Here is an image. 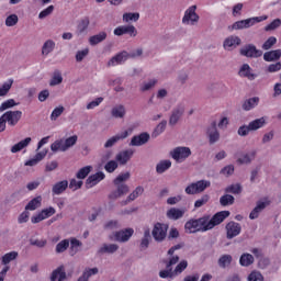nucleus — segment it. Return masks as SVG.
Instances as JSON below:
<instances>
[{
    "label": "nucleus",
    "mask_w": 281,
    "mask_h": 281,
    "mask_svg": "<svg viewBox=\"0 0 281 281\" xmlns=\"http://www.w3.org/2000/svg\"><path fill=\"white\" fill-rule=\"evenodd\" d=\"M177 249H181V246L177 245L171 247L168 250L169 258L166 261V269L159 272L160 278L162 279L169 278L170 280H175V278H177L178 276H181L182 271L188 269V260H181L179 262V256L175 255V251H177ZM175 265L177 266L172 270V267H175Z\"/></svg>",
    "instance_id": "f257e3e1"
},
{
    "label": "nucleus",
    "mask_w": 281,
    "mask_h": 281,
    "mask_svg": "<svg viewBox=\"0 0 281 281\" xmlns=\"http://www.w3.org/2000/svg\"><path fill=\"white\" fill-rule=\"evenodd\" d=\"M267 19H269V15L252 16L245 20H239L233 23L232 26H228V30L231 32L238 30H249V27H254V25L262 23V21H267Z\"/></svg>",
    "instance_id": "f03ea898"
},
{
    "label": "nucleus",
    "mask_w": 281,
    "mask_h": 281,
    "mask_svg": "<svg viewBox=\"0 0 281 281\" xmlns=\"http://www.w3.org/2000/svg\"><path fill=\"white\" fill-rule=\"evenodd\" d=\"M184 232L187 234H196L199 232H210L207 226V217H200L198 220H189L184 224Z\"/></svg>",
    "instance_id": "7ed1b4c3"
},
{
    "label": "nucleus",
    "mask_w": 281,
    "mask_h": 281,
    "mask_svg": "<svg viewBox=\"0 0 281 281\" xmlns=\"http://www.w3.org/2000/svg\"><path fill=\"white\" fill-rule=\"evenodd\" d=\"M196 4H192L186 9L182 16V25H187L188 27H194L199 25V21H201V16L196 12Z\"/></svg>",
    "instance_id": "20e7f679"
},
{
    "label": "nucleus",
    "mask_w": 281,
    "mask_h": 281,
    "mask_svg": "<svg viewBox=\"0 0 281 281\" xmlns=\"http://www.w3.org/2000/svg\"><path fill=\"white\" fill-rule=\"evenodd\" d=\"M134 234H135V229L124 228L110 234L109 239L114 243H128L131 238H133Z\"/></svg>",
    "instance_id": "39448f33"
},
{
    "label": "nucleus",
    "mask_w": 281,
    "mask_h": 281,
    "mask_svg": "<svg viewBox=\"0 0 281 281\" xmlns=\"http://www.w3.org/2000/svg\"><path fill=\"white\" fill-rule=\"evenodd\" d=\"M168 224L157 222L153 226L151 236L156 243H164L168 236Z\"/></svg>",
    "instance_id": "423d86ee"
},
{
    "label": "nucleus",
    "mask_w": 281,
    "mask_h": 281,
    "mask_svg": "<svg viewBox=\"0 0 281 281\" xmlns=\"http://www.w3.org/2000/svg\"><path fill=\"white\" fill-rule=\"evenodd\" d=\"M192 156V149L186 146H179L170 151V157L173 158L177 164H183L186 159Z\"/></svg>",
    "instance_id": "0eeeda50"
},
{
    "label": "nucleus",
    "mask_w": 281,
    "mask_h": 281,
    "mask_svg": "<svg viewBox=\"0 0 281 281\" xmlns=\"http://www.w3.org/2000/svg\"><path fill=\"white\" fill-rule=\"evenodd\" d=\"M211 186L212 182H210L209 180H199L189 184L186 188L184 192L187 194H201V192H205V190H207V188H210Z\"/></svg>",
    "instance_id": "6e6552de"
},
{
    "label": "nucleus",
    "mask_w": 281,
    "mask_h": 281,
    "mask_svg": "<svg viewBox=\"0 0 281 281\" xmlns=\"http://www.w3.org/2000/svg\"><path fill=\"white\" fill-rule=\"evenodd\" d=\"M271 205V200L269 198H262L259 201H257L256 206L252 209V211L249 214L250 221H256L262 212H265V209L269 207Z\"/></svg>",
    "instance_id": "1a4fd4ad"
},
{
    "label": "nucleus",
    "mask_w": 281,
    "mask_h": 281,
    "mask_svg": "<svg viewBox=\"0 0 281 281\" xmlns=\"http://www.w3.org/2000/svg\"><path fill=\"white\" fill-rule=\"evenodd\" d=\"M229 214V211H221L213 215L212 218H210V216H205L209 231L214 229L216 225H221L225 218H228Z\"/></svg>",
    "instance_id": "9d476101"
},
{
    "label": "nucleus",
    "mask_w": 281,
    "mask_h": 281,
    "mask_svg": "<svg viewBox=\"0 0 281 281\" xmlns=\"http://www.w3.org/2000/svg\"><path fill=\"white\" fill-rule=\"evenodd\" d=\"M114 36H124L125 34L130 35L131 38L137 36V27L133 24L119 25L113 31Z\"/></svg>",
    "instance_id": "9b49d317"
},
{
    "label": "nucleus",
    "mask_w": 281,
    "mask_h": 281,
    "mask_svg": "<svg viewBox=\"0 0 281 281\" xmlns=\"http://www.w3.org/2000/svg\"><path fill=\"white\" fill-rule=\"evenodd\" d=\"M54 214H56V209H54L53 206L46 207V209L42 210L41 212H38L37 214L33 215L31 217V223L36 225V223L46 221V218L54 216Z\"/></svg>",
    "instance_id": "f8f14e48"
},
{
    "label": "nucleus",
    "mask_w": 281,
    "mask_h": 281,
    "mask_svg": "<svg viewBox=\"0 0 281 281\" xmlns=\"http://www.w3.org/2000/svg\"><path fill=\"white\" fill-rule=\"evenodd\" d=\"M2 117H4V121L9 126H16V124L21 122V117H23V112L19 110L7 111L4 114H2Z\"/></svg>",
    "instance_id": "ddd939ff"
},
{
    "label": "nucleus",
    "mask_w": 281,
    "mask_h": 281,
    "mask_svg": "<svg viewBox=\"0 0 281 281\" xmlns=\"http://www.w3.org/2000/svg\"><path fill=\"white\" fill-rule=\"evenodd\" d=\"M132 131L131 130H124L117 134H115L114 136L110 137L105 144H104V148H113V146H115V144H117V142H122L124 139H126V137H128V135H131Z\"/></svg>",
    "instance_id": "4468645a"
},
{
    "label": "nucleus",
    "mask_w": 281,
    "mask_h": 281,
    "mask_svg": "<svg viewBox=\"0 0 281 281\" xmlns=\"http://www.w3.org/2000/svg\"><path fill=\"white\" fill-rule=\"evenodd\" d=\"M240 55L246 56V58H260L262 56V50L256 48L255 45H246L240 48Z\"/></svg>",
    "instance_id": "2eb2a0df"
},
{
    "label": "nucleus",
    "mask_w": 281,
    "mask_h": 281,
    "mask_svg": "<svg viewBox=\"0 0 281 281\" xmlns=\"http://www.w3.org/2000/svg\"><path fill=\"white\" fill-rule=\"evenodd\" d=\"M184 112H186V105L183 104L177 105L172 110L171 115L169 117V126H177V124L179 123V120H181Z\"/></svg>",
    "instance_id": "dca6fc26"
},
{
    "label": "nucleus",
    "mask_w": 281,
    "mask_h": 281,
    "mask_svg": "<svg viewBox=\"0 0 281 281\" xmlns=\"http://www.w3.org/2000/svg\"><path fill=\"white\" fill-rule=\"evenodd\" d=\"M243 43V40L238 37V35H231L224 40L223 47L226 49V52H232L236 49L240 44Z\"/></svg>",
    "instance_id": "f3484780"
},
{
    "label": "nucleus",
    "mask_w": 281,
    "mask_h": 281,
    "mask_svg": "<svg viewBox=\"0 0 281 281\" xmlns=\"http://www.w3.org/2000/svg\"><path fill=\"white\" fill-rule=\"evenodd\" d=\"M243 231V227L240 224L236 222H229L226 224V238L232 240V238H236V236L240 235V232Z\"/></svg>",
    "instance_id": "a211bd4d"
},
{
    "label": "nucleus",
    "mask_w": 281,
    "mask_h": 281,
    "mask_svg": "<svg viewBox=\"0 0 281 281\" xmlns=\"http://www.w3.org/2000/svg\"><path fill=\"white\" fill-rule=\"evenodd\" d=\"M239 78H247L248 80H256V74L249 64H243L238 70Z\"/></svg>",
    "instance_id": "6ab92c4d"
},
{
    "label": "nucleus",
    "mask_w": 281,
    "mask_h": 281,
    "mask_svg": "<svg viewBox=\"0 0 281 281\" xmlns=\"http://www.w3.org/2000/svg\"><path fill=\"white\" fill-rule=\"evenodd\" d=\"M31 144H32V137H26L15 143L14 145H12L10 147V153L12 155H16V153H21V150H25V148H27V146H30Z\"/></svg>",
    "instance_id": "aec40b11"
},
{
    "label": "nucleus",
    "mask_w": 281,
    "mask_h": 281,
    "mask_svg": "<svg viewBox=\"0 0 281 281\" xmlns=\"http://www.w3.org/2000/svg\"><path fill=\"white\" fill-rule=\"evenodd\" d=\"M135 151L133 149H125L116 154L115 160L120 164V166H126L131 158L133 157Z\"/></svg>",
    "instance_id": "412c9836"
},
{
    "label": "nucleus",
    "mask_w": 281,
    "mask_h": 281,
    "mask_svg": "<svg viewBox=\"0 0 281 281\" xmlns=\"http://www.w3.org/2000/svg\"><path fill=\"white\" fill-rule=\"evenodd\" d=\"M105 177L106 176L102 171H99L97 173L89 176V178L86 180V188L91 189V188L98 186V183H100V181H104Z\"/></svg>",
    "instance_id": "4be33fe9"
},
{
    "label": "nucleus",
    "mask_w": 281,
    "mask_h": 281,
    "mask_svg": "<svg viewBox=\"0 0 281 281\" xmlns=\"http://www.w3.org/2000/svg\"><path fill=\"white\" fill-rule=\"evenodd\" d=\"M50 281H65L67 280V271L65 266H59L55 270L52 271L49 276Z\"/></svg>",
    "instance_id": "5701e85b"
},
{
    "label": "nucleus",
    "mask_w": 281,
    "mask_h": 281,
    "mask_svg": "<svg viewBox=\"0 0 281 281\" xmlns=\"http://www.w3.org/2000/svg\"><path fill=\"white\" fill-rule=\"evenodd\" d=\"M110 113L114 120H124L126 117V106L124 104H116L112 106Z\"/></svg>",
    "instance_id": "b1692460"
},
{
    "label": "nucleus",
    "mask_w": 281,
    "mask_h": 281,
    "mask_svg": "<svg viewBox=\"0 0 281 281\" xmlns=\"http://www.w3.org/2000/svg\"><path fill=\"white\" fill-rule=\"evenodd\" d=\"M206 135L209 137L210 144H216L221 139V133L216 128V123H213L206 128Z\"/></svg>",
    "instance_id": "393cba45"
},
{
    "label": "nucleus",
    "mask_w": 281,
    "mask_h": 281,
    "mask_svg": "<svg viewBox=\"0 0 281 281\" xmlns=\"http://www.w3.org/2000/svg\"><path fill=\"white\" fill-rule=\"evenodd\" d=\"M149 139L150 135L148 133H142L132 137L130 146H144V144H148Z\"/></svg>",
    "instance_id": "a878e982"
},
{
    "label": "nucleus",
    "mask_w": 281,
    "mask_h": 281,
    "mask_svg": "<svg viewBox=\"0 0 281 281\" xmlns=\"http://www.w3.org/2000/svg\"><path fill=\"white\" fill-rule=\"evenodd\" d=\"M183 214H186V210L171 207L167 211L166 216L170 221H179V218H183Z\"/></svg>",
    "instance_id": "bb28decb"
},
{
    "label": "nucleus",
    "mask_w": 281,
    "mask_h": 281,
    "mask_svg": "<svg viewBox=\"0 0 281 281\" xmlns=\"http://www.w3.org/2000/svg\"><path fill=\"white\" fill-rule=\"evenodd\" d=\"M256 159V151L244 153L237 158V164L240 166H247Z\"/></svg>",
    "instance_id": "cd10ccee"
},
{
    "label": "nucleus",
    "mask_w": 281,
    "mask_h": 281,
    "mask_svg": "<svg viewBox=\"0 0 281 281\" xmlns=\"http://www.w3.org/2000/svg\"><path fill=\"white\" fill-rule=\"evenodd\" d=\"M106 36H108L106 32L104 31L99 32L98 34L90 36L88 40V43L92 47H95V45H100V43H103V41H106Z\"/></svg>",
    "instance_id": "c85d7f7f"
},
{
    "label": "nucleus",
    "mask_w": 281,
    "mask_h": 281,
    "mask_svg": "<svg viewBox=\"0 0 281 281\" xmlns=\"http://www.w3.org/2000/svg\"><path fill=\"white\" fill-rule=\"evenodd\" d=\"M115 186H116V190L110 194V199H120V196H124V194H128L130 188L127 187V184H115Z\"/></svg>",
    "instance_id": "c756f323"
},
{
    "label": "nucleus",
    "mask_w": 281,
    "mask_h": 281,
    "mask_svg": "<svg viewBox=\"0 0 281 281\" xmlns=\"http://www.w3.org/2000/svg\"><path fill=\"white\" fill-rule=\"evenodd\" d=\"M100 273V270L94 268H86L82 272V274L78 278V281H89V278H93V276H98Z\"/></svg>",
    "instance_id": "7c9ffc66"
},
{
    "label": "nucleus",
    "mask_w": 281,
    "mask_h": 281,
    "mask_svg": "<svg viewBox=\"0 0 281 281\" xmlns=\"http://www.w3.org/2000/svg\"><path fill=\"white\" fill-rule=\"evenodd\" d=\"M266 124H267V116H261L248 123L252 132L260 131V128H265Z\"/></svg>",
    "instance_id": "2f4dec72"
},
{
    "label": "nucleus",
    "mask_w": 281,
    "mask_h": 281,
    "mask_svg": "<svg viewBox=\"0 0 281 281\" xmlns=\"http://www.w3.org/2000/svg\"><path fill=\"white\" fill-rule=\"evenodd\" d=\"M150 240H153V237L150 236V229L149 228H145L144 229V235L140 239V249L142 251H146V249L149 247L150 245Z\"/></svg>",
    "instance_id": "473e14b6"
},
{
    "label": "nucleus",
    "mask_w": 281,
    "mask_h": 281,
    "mask_svg": "<svg viewBox=\"0 0 281 281\" xmlns=\"http://www.w3.org/2000/svg\"><path fill=\"white\" fill-rule=\"evenodd\" d=\"M67 188H69V182L67 180H63V181L56 182L53 186L52 192L55 195H59V194H63V192H65Z\"/></svg>",
    "instance_id": "72a5a7b5"
},
{
    "label": "nucleus",
    "mask_w": 281,
    "mask_h": 281,
    "mask_svg": "<svg viewBox=\"0 0 281 281\" xmlns=\"http://www.w3.org/2000/svg\"><path fill=\"white\" fill-rule=\"evenodd\" d=\"M280 58L281 49L270 50L263 54V60H266V63H273L276 60H280Z\"/></svg>",
    "instance_id": "f704fd0d"
},
{
    "label": "nucleus",
    "mask_w": 281,
    "mask_h": 281,
    "mask_svg": "<svg viewBox=\"0 0 281 281\" xmlns=\"http://www.w3.org/2000/svg\"><path fill=\"white\" fill-rule=\"evenodd\" d=\"M16 258H19V252L18 251H10L4 254L1 257V265H3L4 267H10L8 266L10 262H14V260H16Z\"/></svg>",
    "instance_id": "c9c22d12"
},
{
    "label": "nucleus",
    "mask_w": 281,
    "mask_h": 281,
    "mask_svg": "<svg viewBox=\"0 0 281 281\" xmlns=\"http://www.w3.org/2000/svg\"><path fill=\"white\" fill-rule=\"evenodd\" d=\"M50 150L53 153H67V147L65 146V138H60L55 140L50 145Z\"/></svg>",
    "instance_id": "e433bc0d"
},
{
    "label": "nucleus",
    "mask_w": 281,
    "mask_h": 281,
    "mask_svg": "<svg viewBox=\"0 0 281 281\" xmlns=\"http://www.w3.org/2000/svg\"><path fill=\"white\" fill-rule=\"evenodd\" d=\"M54 49H56V42L54 40H47L42 46V55L49 56Z\"/></svg>",
    "instance_id": "4c0bfd02"
},
{
    "label": "nucleus",
    "mask_w": 281,
    "mask_h": 281,
    "mask_svg": "<svg viewBox=\"0 0 281 281\" xmlns=\"http://www.w3.org/2000/svg\"><path fill=\"white\" fill-rule=\"evenodd\" d=\"M258 104H260V98L252 97L243 103V109L244 111H251L252 109H256Z\"/></svg>",
    "instance_id": "58836bf2"
},
{
    "label": "nucleus",
    "mask_w": 281,
    "mask_h": 281,
    "mask_svg": "<svg viewBox=\"0 0 281 281\" xmlns=\"http://www.w3.org/2000/svg\"><path fill=\"white\" fill-rule=\"evenodd\" d=\"M43 203V196L38 195L34 199H32L25 206V210L30 212H34V210H38Z\"/></svg>",
    "instance_id": "ea45409f"
},
{
    "label": "nucleus",
    "mask_w": 281,
    "mask_h": 281,
    "mask_svg": "<svg viewBox=\"0 0 281 281\" xmlns=\"http://www.w3.org/2000/svg\"><path fill=\"white\" fill-rule=\"evenodd\" d=\"M170 168H172V161L168 159L160 160L156 166V172H158V175H164V172H166V170H170Z\"/></svg>",
    "instance_id": "a19ab883"
},
{
    "label": "nucleus",
    "mask_w": 281,
    "mask_h": 281,
    "mask_svg": "<svg viewBox=\"0 0 281 281\" xmlns=\"http://www.w3.org/2000/svg\"><path fill=\"white\" fill-rule=\"evenodd\" d=\"M123 23H137L139 21V12L123 13Z\"/></svg>",
    "instance_id": "79ce46f5"
},
{
    "label": "nucleus",
    "mask_w": 281,
    "mask_h": 281,
    "mask_svg": "<svg viewBox=\"0 0 281 281\" xmlns=\"http://www.w3.org/2000/svg\"><path fill=\"white\" fill-rule=\"evenodd\" d=\"M120 249V246L117 244H103L99 248V254H115Z\"/></svg>",
    "instance_id": "37998d69"
},
{
    "label": "nucleus",
    "mask_w": 281,
    "mask_h": 281,
    "mask_svg": "<svg viewBox=\"0 0 281 281\" xmlns=\"http://www.w3.org/2000/svg\"><path fill=\"white\" fill-rule=\"evenodd\" d=\"M255 259H254V255L249 254V252H245L240 256L239 258V265L241 267H251V265L254 263Z\"/></svg>",
    "instance_id": "c03bdc74"
},
{
    "label": "nucleus",
    "mask_w": 281,
    "mask_h": 281,
    "mask_svg": "<svg viewBox=\"0 0 281 281\" xmlns=\"http://www.w3.org/2000/svg\"><path fill=\"white\" fill-rule=\"evenodd\" d=\"M58 85H63V72L55 70L49 80V87H58Z\"/></svg>",
    "instance_id": "a18cd8bd"
},
{
    "label": "nucleus",
    "mask_w": 281,
    "mask_h": 281,
    "mask_svg": "<svg viewBox=\"0 0 281 281\" xmlns=\"http://www.w3.org/2000/svg\"><path fill=\"white\" fill-rule=\"evenodd\" d=\"M12 85H14V79H8L0 86V98H4V95L10 93Z\"/></svg>",
    "instance_id": "49530a36"
},
{
    "label": "nucleus",
    "mask_w": 281,
    "mask_h": 281,
    "mask_svg": "<svg viewBox=\"0 0 281 281\" xmlns=\"http://www.w3.org/2000/svg\"><path fill=\"white\" fill-rule=\"evenodd\" d=\"M19 23V15L16 13L9 14L4 20V25L7 27H14Z\"/></svg>",
    "instance_id": "de8ad7c7"
},
{
    "label": "nucleus",
    "mask_w": 281,
    "mask_h": 281,
    "mask_svg": "<svg viewBox=\"0 0 281 281\" xmlns=\"http://www.w3.org/2000/svg\"><path fill=\"white\" fill-rule=\"evenodd\" d=\"M273 139H276V131L270 130L262 135L261 144H263V145L271 144V142H273Z\"/></svg>",
    "instance_id": "09e8293b"
},
{
    "label": "nucleus",
    "mask_w": 281,
    "mask_h": 281,
    "mask_svg": "<svg viewBox=\"0 0 281 281\" xmlns=\"http://www.w3.org/2000/svg\"><path fill=\"white\" fill-rule=\"evenodd\" d=\"M14 106H19V103L14 99H8L0 105V112L8 111V109H14Z\"/></svg>",
    "instance_id": "8fccbe9b"
},
{
    "label": "nucleus",
    "mask_w": 281,
    "mask_h": 281,
    "mask_svg": "<svg viewBox=\"0 0 281 281\" xmlns=\"http://www.w3.org/2000/svg\"><path fill=\"white\" fill-rule=\"evenodd\" d=\"M247 281H266L265 280V274H262V272H260L259 270H252L248 274Z\"/></svg>",
    "instance_id": "3c124183"
},
{
    "label": "nucleus",
    "mask_w": 281,
    "mask_h": 281,
    "mask_svg": "<svg viewBox=\"0 0 281 281\" xmlns=\"http://www.w3.org/2000/svg\"><path fill=\"white\" fill-rule=\"evenodd\" d=\"M157 85V79H149L140 83V91L146 92L150 91V89H154V87Z\"/></svg>",
    "instance_id": "603ef678"
},
{
    "label": "nucleus",
    "mask_w": 281,
    "mask_h": 281,
    "mask_svg": "<svg viewBox=\"0 0 281 281\" xmlns=\"http://www.w3.org/2000/svg\"><path fill=\"white\" fill-rule=\"evenodd\" d=\"M70 243V254L71 256H76L77 251H80V247H82V243L76 238H71Z\"/></svg>",
    "instance_id": "864d4df0"
},
{
    "label": "nucleus",
    "mask_w": 281,
    "mask_h": 281,
    "mask_svg": "<svg viewBox=\"0 0 281 281\" xmlns=\"http://www.w3.org/2000/svg\"><path fill=\"white\" fill-rule=\"evenodd\" d=\"M131 179V172L126 171L124 173H120L115 179H114V186H120V184H125L126 181Z\"/></svg>",
    "instance_id": "5fc2aeb1"
},
{
    "label": "nucleus",
    "mask_w": 281,
    "mask_h": 281,
    "mask_svg": "<svg viewBox=\"0 0 281 281\" xmlns=\"http://www.w3.org/2000/svg\"><path fill=\"white\" fill-rule=\"evenodd\" d=\"M144 194V187H136L135 190L127 196L128 203L131 201H135V199H138Z\"/></svg>",
    "instance_id": "6e6d98bb"
},
{
    "label": "nucleus",
    "mask_w": 281,
    "mask_h": 281,
    "mask_svg": "<svg viewBox=\"0 0 281 281\" xmlns=\"http://www.w3.org/2000/svg\"><path fill=\"white\" fill-rule=\"evenodd\" d=\"M63 113H65V106H63V105L56 106L53 110V112L50 113V121L56 122L58 120V117H60V115H63Z\"/></svg>",
    "instance_id": "4d7b16f0"
},
{
    "label": "nucleus",
    "mask_w": 281,
    "mask_h": 281,
    "mask_svg": "<svg viewBox=\"0 0 281 281\" xmlns=\"http://www.w3.org/2000/svg\"><path fill=\"white\" fill-rule=\"evenodd\" d=\"M64 144L66 146V150H69V148H74V146L78 144V135H72L68 138H64Z\"/></svg>",
    "instance_id": "13d9d810"
},
{
    "label": "nucleus",
    "mask_w": 281,
    "mask_h": 281,
    "mask_svg": "<svg viewBox=\"0 0 281 281\" xmlns=\"http://www.w3.org/2000/svg\"><path fill=\"white\" fill-rule=\"evenodd\" d=\"M67 249H69V239H64L56 245L55 251L56 254H64Z\"/></svg>",
    "instance_id": "bf43d9fd"
},
{
    "label": "nucleus",
    "mask_w": 281,
    "mask_h": 281,
    "mask_svg": "<svg viewBox=\"0 0 281 281\" xmlns=\"http://www.w3.org/2000/svg\"><path fill=\"white\" fill-rule=\"evenodd\" d=\"M89 18L81 20L77 26V34H85L89 30Z\"/></svg>",
    "instance_id": "052dcab7"
},
{
    "label": "nucleus",
    "mask_w": 281,
    "mask_h": 281,
    "mask_svg": "<svg viewBox=\"0 0 281 281\" xmlns=\"http://www.w3.org/2000/svg\"><path fill=\"white\" fill-rule=\"evenodd\" d=\"M234 196L229 194H225L220 198V203L223 205V207H227V205H234Z\"/></svg>",
    "instance_id": "680f3d73"
},
{
    "label": "nucleus",
    "mask_w": 281,
    "mask_h": 281,
    "mask_svg": "<svg viewBox=\"0 0 281 281\" xmlns=\"http://www.w3.org/2000/svg\"><path fill=\"white\" fill-rule=\"evenodd\" d=\"M52 14H54V5L50 4L38 13V19L43 21L47 16H52Z\"/></svg>",
    "instance_id": "e2e57ef3"
},
{
    "label": "nucleus",
    "mask_w": 281,
    "mask_h": 281,
    "mask_svg": "<svg viewBox=\"0 0 281 281\" xmlns=\"http://www.w3.org/2000/svg\"><path fill=\"white\" fill-rule=\"evenodd\" d=\"M120 164L117 160H110L104 165L105 172H115L116 168H119Z\"/></svg>",
    "instance_id": "0e129e2a"
},
{
    "label": "nucleus",
    "mask_w": 281,
    "mask_h": 281,
    "mask_svg": "<svg viewBox=\"0 0 281 281\" xmlns=\"http://www.w3.org/2000/svg\"><path fill=\"white\" fill-rule=\"evenodd\" d=\"M225 192H228L231 194H240V192H243V187L238 183L231 184L225 189Z\"/></svg>",
    "instance_id": "69168bd1"
},
{
    "label": "nucleus",
    "mask_w": 281,
    "mask_h": 281,
    "mask_svg": "<svg viewBox=\"0 0 281 281\" xmlns=\"http://www.w3.org/2000/svg\"><path fill=\"white\" fill-rule=\"evenodd\" d=\"M252 130L250 127V125H241L239 126V128L237 130V135H239V137H247V135H249V133H251Z\"/></svg>",
    "instance_id": "338daca9"
},
{
    "label": "nucleus",
    "mask_w": 281,
    "mask_h": 281,
    "mask_svg": "<svg viewBox=\"0 0 281 281\" xmlns=\"http://www.w3.org/2000/svg\"><path fill=\"white\" fill-rule=\"evenodd\" d=\"M93 170L92 166H86L77 172V179H86V177Z\"/></svg>",
    "instance_id": "774afa93"
}]
</instances>
